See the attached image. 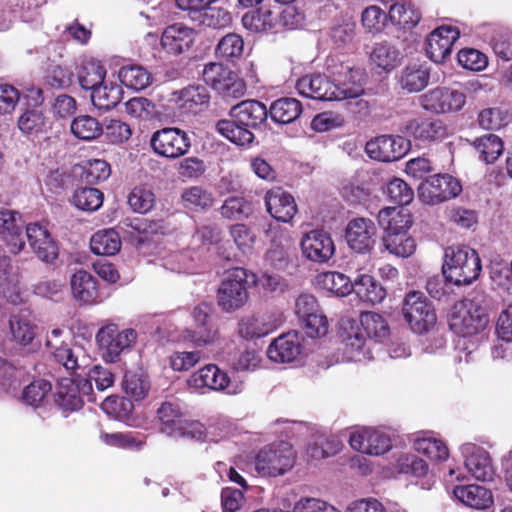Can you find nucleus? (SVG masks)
<instances>
[{
	"instance_id": "nucleus-1",
	"label": "nucleus",
	"mask_w": 512,
	"mask_h": 512,
	"mask_svg": "<svg viewBox=\"0 0 512 512\" xmlns=\"http://www.w3.org/2000/svg\"><path fill=\"white\" fill-rule=\"evenodd\" d=\"M230 119L219 120L217 131L230 142L239 145H250L255 136L253 129H260L267 121L268 109L258 100H244L231 107Z\"/></svg>"
},
{
	"instance_id": "nucleus-2",
	"label": "nucleus",
	"mask_w": 512,
	"mask_h": 512,
	"mask_svg": "<svg viewBox=\"0 0 512 512\" xmlns=\"http://www.w3.org/2000/svg\"><path fill=\"white\" fill-rule=\"evenodd\" d=\"M492 301L485 295L456 302L450 312L449 326L457 334L468 337L483 331L489 323Z\"/></svg>"
},
{
	"instance_id": "nucleus-3",
	"label": "nucleus",
	"mask_w": 512,
	"mask_h": 512,
	"mask_svg": "<svg viewBox=\"0 0 512 512\" xmlns=\"http://www.w3.org/2000/svg\"><path fill=\"white\" fill-rule=\"evenodd\" d=\"M378 222L384 229L382 242L389 253L404 258L414 253L416 243L407 233L411 226L409 214L386 207L379 211Z\"/></svg>"
},
{
	"instance_id": "nucleus-4",
	"label": "nucleus",
	"mask_w": 512,
	"mask_h": 512,
	"mask_svg": "<svg viewBox=\"0 0 512 512\" xmlns=\"http://www.w3.org/2000/svg\"><path fill=\"white\" fill-rule=\"evenodd\" d=\"M361 327L356 323H349L342 335L345 344V352L353 361H361L365 358L366 336L383 339L389 334V327L385 319L375 312H365L360 318Z\"/></svg>"
},
{
	"instance_id": "nucleus-5",
	"label": "nucleus",
	"mask_w": 512,
	"mask_h": 512,
	"mask_svg": "<svg viewBox=\"0 0 512 512\" xmlns=\"http://www.w3.org/2000/svg\"><path fill=\"white\" fill-rule=\"evenodd\" d=\"M443 276L457 286L469 285L481 272L478 253L468 246H451L445 249Z\"/></svg>"
},
{
	"instance_id": "nucleus-6",
	"label": "nucleus",
	"mask_w": 512,
	"mask_h": 512,
	"mask_svg": "<svg viewBox=\"0 0 512 512\" xmlns=\"http://www.w3.org/2000/svg\"><path fill=\"white\" fill-rule=\"evenodd\" d=\"M296 457V451L290 443H272L257 452L254 458L255 470L265 477L281 476L294 467Z\"/></svg>"
},
{
	"instance_id": "nucleus-7",
	"label": "nucleus",
	"mask_w": 512,
	"mask_h": 512,
	"mask_svg": "<svg viewBox=\"0 0 512 512\" xmlns=\"http://www.w3.org/2000/svg\"><path fill=\"white\" fill-rule=\"evenodd\" d=\"M296 89L299 94L314 100L322 101H340L359 96V87L344 89L343 87L333 85L325 76L320 74L305 75L296 83Z\"/></svg>"
},
{
	"instance_id": "nucleus-8",
	"label": "nucleus",
	"mask_w": 512,
	"mask_h": 512,
	"mask_svg": "<svg viewBox=\"0 0 512 512\" xmlns=\"http://www.w3.org/2000/svg\"><path fill=\"white\" fill-rule=\"evenodd\" d=\"M403 316L417 334L428 332L437 321L435 309L422 292H409L403 301Z\"/></svg>"
},
{
	"instance_id": "nucleus-9",
	"label": "nucleus",
	"mask_w": 512,
	"mask_h": 512,
	"mask_svg": "<svg viewBox=\"0 0 512 512\" xmlns=\"http://www.w3.org/2000/svg\"><path fill=\"white\" fill-rule=\"evenodd\" d=\"M247 283L248 273L244 268L237 267L228 272L217 293V303L223 311L233 312L245 305Z\"/></svg>"
},
{
	"instance_id": "nucleus-10",
	"label": "nucleus",
	"mask_w": 512,
	"mask_h": 512,
	"mask_svg": "<svg viewBox=\"0 0 512 512\" xmlns=\"http://www.w3.org/2000/svg\"><path fill=\"white\" fill-rule=\"evenodd\" d=\"M203 80L225 98H240L246 92V85L236 73L221 63H208L203 69Z\"/></svg>"
},
{
	"instance_id": "nucleus-11",
	"label": "nucleus",
	"mask_w": 512,
	"mask_h": 512,
	"mask_svg": "<svg viewBox=\"0 0 512 512\" xmlns=\"http://www.w3.org/2000/svg\"><path fill=\"white\" fill-rule=\"evenodd\" d=\"M150 145L156 154L176 159L188 153L191 139L184 130L166 127L153 133Z\"/></svg>"
},
{
	"instance_id": "nucleus-12",
	"label": "nucleus",
	"mask_w": 512,
	"mask_h": 512,
	"mask_svg": "<svg viewBox=\"0 0 512 512\" xmlns=\"http://www.w3.org/2000/svg\"><path fill=\"white\" fill-rule=\"evenodd\" d=\"M461 191L457 179L448 174H436L419 185L418 197L425 204L435 205L458 196Z\"/></svg>"
},
{
	"instance_id": "nucleus-13",
	"label": "nucleus",
	"mask_w": 512,
	"mask_h": 512,
	"mask_svg": "<svg viewBox=\"0 0 512 512\" xmlns=\"http://www.w3.org/2000/svg\"><path fill=\"white\" fill-rule=\"evenodd\" d=\"M188 385L195 390L209 389L214 391H225L229 395H236L242 392V385L232 383L227 373L214 364H208L194 372L188 379Z\"/></svg>"
},
{
	"instance_id": "nucleus-14",
	"label": "nucleus",
	"mask_w": 512,
	"mask_h": 512,
	"mask_svg": "<svg viewBox=\"0 0 512 512\" xmlns=\"http://www.w3.org/2000/svg\"><path fill=\"white\" fill-rule=\"evenodd\" d=\"M136 336L133 329L118 331L112 324L101 328L96 339L100 348L104 350V358L109 362H116L121 353L130 349L136 341Z\"/></svg>"
},
{
	"instance_id": "nucleus-15",
	"label": "nucleus",
	"mask_w": 512,
	"mask_h": 512,
	"mask_svg": "<svg viewBox=\"0 0 512 512\" xmlns=\"http://www.w3.org/2000/svg\"><path fill=\"white\" fill-rule=\"evenodd\" d=\"M465 103L466 95L449 87H436L421 96L422 107L436 114L459 111Z\"/></svg>"
},
{
	"instance_id": "nucleus-16",
	"label": "nucleus",
	"mask_w": 512,
	"mask_h": 512,
	"mask_svg": "<svg viewBox=\"0 0 512 512\" xmlns=\"http://www.w3.org/2000/svg\"><path fill=\"white\" fill-rule=\"evenodd\" d=\"M409 149V141L401 136L382 135L366 143L367 155L382 162H393L402 158Z\"/></svg>"
},
{
	"instance_id": "nucleus-17",
	"label": "nucleus",
	"mask_w": 512,
	"mask_h": 512,
	"mask_svg": "<svg viewBox=\"0 0 512 512\" xmlns=\"http://www.w3.org/2000/svg\"><path fill=\"white\" fill-rule=\"evenodd\" d=\"M301 250L308 260L325 263L334 255L335 245L327 232L312 230L302 237Z\"/></svg>"
},
{
	"instance_id": "nucleus-18",
	"label": "nucleus",
	"mask_w": 512,
	"mask_h": 512,
	"mask_svg": "<svg viewBox=\"0 0 512 512\" xmlns=\"http://www.w3.org/2000/svg\"><path fill=\"white\" fill-rule=\"evenodd\" d=\"M92 386L89 381L62 378L58 382L55 394L56 404L65 411H75L82 407V395H89Z\"/></svg>"
},
{
	"instance_id": "nucleus-19",
	"label": "nucleus",
	"mask_w": 512,
	"mask_h": 512,
	"mask_svg": "<svg viewBox=\"0 0 512 512\" xmlns=\"http://www.w3.org/2000/svg\"><path fill=\"white\" fill-rule=\"evenodd\" d=\"M349 443L354 450L375 456L382 455L391 448L390 438L385 433L372 428H362L352 432Z\"/></svg>"
},
{
	"instance_id": "nucleus-20",
	"label": "nucleus",
	"mask_w": 512,
	"mask_h": 512,
	"mask_svg": "<svg viewBox=\"0 0 512 512\" xmlns=\"http://www.w3.org/2000/svg\"><path fill=\"white\" fill-rule=\"evenodd\" d=\"M0 238L11 253L18 254L23 250V221L18 212L0 207Z\"/></svg>"
},
{
	"instance_id": "nucleus-21",
	"label": "nucleus",
	"mask_w": 512,
	"mask_h": 512,
	"mask_svg": "<svg viewBox=\"0 0 512 512\" xmlns=\"http://www.w3.org/2000/svg\"><path fill=\"white\" fill-rule=\"evenodd\" d=\"M26 237L30 248L41 261L53 263L58 258V246L44 226L39 223L27 225Z\"/></svg>"
},
{
	"instance_id": "nucleus-22",
	"label": "nucleus",
	"mask_w": 512,
	"mask_h": 512,
	"mask_svg": "<svg viewBox=\"0 0 512 512\" xmlns=\"http://www.w3.org/2000/svg\"><path fill=\"white\" fill-rule=\"evenodd\" d=\"M376 232L377 228L372 220L367 218L353 219L346 229L347 243L355 252H369L375 244Z\"/></svg>"
},
{
	"instance_id": "nucleus-23",
	"label": "nucleus",
	"mask_w": 512,
	"mask_h": 512,
	"mask_svg": "<svg viewBox=\"0 0 512 512\" xmlns=\"http://www.w3.org/2000/svg\"><path fill=\"white\" fill-rule=\"evenodd\" d=\"M465 457V467L468 472L479 481H489L493 479L494 468L489 453L474 444L466 443L461 447Z\"/></svg>"
},
{
	"instance_id": "nucleus-24",
	"label": "nucleus",
	"mask_w": 512,
	"mask_h": 512,
	"mask_svg": "<svg viewBox=\"0 0 512 512\" xmlns=\"http://www.w3.org/2000/svg\"><path fill=\"white\" fill-rule=\"evenodd\" d=\"M406 133L423 143L442 141L448 136V129L440 119L414 118L405 125Z\"/></svg>"
},
{
	"instance_id": "nucleus-25",
	"label": "nucleus",
	"mask_w": 512,
	"mask_h": 512,
	"mask_svg": "<svg viewBox=\"0 0 512 512\" xmlns=\"http://www.w3.org/2000/svg\"><path fill=\"white\" fill-rule=\"evenodd\" d=\"M459 38V31L453 27H439L427 38L426 53L428 57L436 62H443L452 51L454 42Z\"/></svg>"
},
{
	"instance_id": "nucleus-26",
	"label": "nucleus",
	"mask_w": 512,
	"mask_h": 512,
	"mask_svg": "<svg viewBox=\"0 0 512 512\" xmlns=\"http://www.w3.org/2000/svg\"><path fill=\"white\" fill-rule=\"evenodd\" d=\"M281 324V318L272 314L247 315L238 323L239 335L252 340L261 338L276 330Z\"/></svg>"
},
{
	"instance_id": "nucleus-27",
	"label": "nucleus",
	"mask_w": 512,
	"mask_h": 512,
	"mask_svg": "<svg viewBox=\"0 0 512 512\" xmlns=\"http://www.w3.org/2000/svg\"><path fill=\"white\" fill-rule=\"evenodd\" d=\"M46 345L51 349L54 359L68 371H84L90 364V357L80 346H57L51 338H48Z\"/></svg>"
},
{
	"instance_id": "nucleus-28",
	"label": "nucleus",
	"mask_w": 512,
	"mask_h": 512,
	"mask_svg": "<svg viewBox=\"0 0 512 512\" xmlns=\"http://www.w3.org/2000/svg\"><path fill=\"white\" fill-rule=\"evenodd\" d=\"M265 204L269 214L277 221L289 222L297 212L293 196L281 188L269 190L265 195Z\"/></svg>"
},
{
	"instance_id": "nucleus-29",
	"label": "nucleus",
	"mask_w": 512,
	"mask_h": 512,
	"mask_svg": "<svg viewBox=\"0 0 512 512\" xmlns=\"http://www.w3.org/2000/svg\"><path fill=\"white\" fill-rule=\"evenodd\" d=\"M300 353V337L295 331L282 334L276 338L267 349L268 358L276 363L292 362Z\"/></svg>"
},
{
	"instance_id": "nucleus-30",
	"label": "nucleus",
	"mask_w": 512,
	"mask_h": 512,
	"mask_svg": "<svg viewBox=\"0 0 512 512\" xmlns=\"http://www.w3.org/2000/svg\"><path fill=\"white\" fill-rule=\"evenodd\" d=\"M196 39L193 29L182 24L167 27L161 38V45L170 54L178 55L190 49Z\"/></svg>"
},
{
	"instance_id": "nucleus-31",
	"label": "nucleus",
	"mask_w": 512,
	"mask_h": 512,
	"mask_svg": "<svg viewBox=\"0 0 512 512\" xmlns=\"http://www.w3.org/2000/svg\"><path fill=\"white\" fill-rule=\"evenodd\" d=\"M73 297L84 304L96 303L99 298L97 280L87 271L78 270L70 279Z\"/></svg>"
},
{
	"instance_id": "nucleus-32",
	"label": "nucleus",
	"mask_w": 512,
	"mask_h": 512,
	"mask_svg": "<svg viewBox=\"0 0 512 512\" xmlns=\"http://www.w3.org/2000/svg\"><path fill=\"white\" fill-rule=\"evenodd\" d=\"M370 63L383 72L394 70L401 62V53L388 42L375 43L369 53Z\"/></svg>"
},
{
	"instance_id": "nucleus-33",
	"label": "nucleus",
	"mask_w": 512,
	"mask_h": 512,
	"mask_svg": "<svg viewBox=\"0 0 512 512\" xmlns=\"http://www.w3.org/2000/svg\"><path fill=\"white\" fill-rule=\"evenodd\" d=\"M454 496L465 505L475 509H486L493 503L491 492L483 486H456Z\"/></svg>"
},
{
	"instance_id": "nucleus-34",
	"label": "nucleus",
	"mask_w": 512,
	"mask_h": 512,
	"mask_svg": "<svg viewBox=\"0 0 512 512\" xmlns=\"http://www.w3.org/2000/svg\"><path fill=\"white\" fill-rule=\"evenodd\" d=\"M357 296L364 302L375 305L381 303L386 297V290L372 276L358 275L354 279V290Z\"/></svg>"
},
{
	"instance_id": "nucleus-35",
	"label": "nucleus",
	"mask_w": 512,
	"mask_h": 512,
	"mask_svg": "<svg viewBox=\"0 0 512 512\" xmlns=\"http://www.w3.org/2000/svg\"><path fill=\"white\" fill-rule=\"evenodd\" d=\"M302 113V104L299 100L290 97L280 98L274 101L268 115L278 124H289L295 121Z\"/></svg>"
},
{
	"instance_id": "nucleus-36",
	"label": "nucleus",
	"mask_w": 512,
	"mask_h": 512,
	"mask_svg": "<svg viewBox=\"0 0 512 512\" xmlns=\"http://www.w3.org/2000/svg\"><path fill=\"white\" fill-rule=\"evenodd\" d=\"M9 327L14 340L21 345L31 344L36 336L37 326L26 311L13 314L9 320Z\"/></svg>"
},
{
	"instance_id": "nucleus-37",
	"label": "nucleus",
	"mask_w": 512,
	"mask_h": 512,
	"mask_svg": "<svg viewBox=\"0 0 512 512\" xmlns=\"http://www.w3.org/2000/svg\"><path fill=\"white\" fill-rule=\"evenodd\" d=\"M316 282L320 288L340 297L346 296L354 290V281L336 271L320 273L316 277Z\"/></svg>"
},
{
	"instance_id": "nucleus-38",
	"label": "nucleus",
	"mask_w": 512,
	"mask_h": 512,
	"mask_svg": "<svg viewBox=\"0 0 512 512\" xmlns=\"http://www.w3.org/2000/svg\"><path fill=\"white\" fill-rule=\"evenodd\" d=\"M209 93L206 87L191 85L181 90L178 97L179 107L188 113H197L208 106Z\"/></svg>"
},
{
	"instance_id": "nucleus-39",
	"label": "nucleus",
	"mask_w": 512,
	"mask_h": 512,
	"mask_svg": "<svg viewBox=\"0 0 512 512\" xmlns=\"http://www.w3.org/2000/svg\"><path fill=\"white\" fill-rule=\"evenodd\" d=\"M276 12L275 7H261L255 11L246 13L242 17V23L245 28L251 31L261 32L273 29L277 30Z\"/></svg>"
},
{
	"instance_id": "nucleus-40",
	"label": "nucleus",
	"mask_w": 512,
	"mask_h": 512,
	"mask_svg": "<svg viewBox=\"0 0 512 512\" xmlns=\"http://www.w3.org/2000/svg\"><path fill=\"white\" fill-rule=\"evenodd\" d=\"M328 71L333 77L332 83H338L343 81V75L349 74L348 82L352 83L351 87H343L344 89H351L353 87H359V96L363 93L362 82L364 80V71L359 67H355L350 62L338 61L334 58L330 59L328 63Z\"/></svg>"
},
{
	"instance_id": "nucleus-41",
	"label": "nucleus",
	"mask_w": 512,
	"mask_h": 512,
	"mask_svg": "<svg viewBox=\"0 0 512 512\" xmlns=\"http://www.w3.org/2000/svg\"><path fill=\"white\" fill-rule=\"evenodd\" d=\"M122 93V89L117 84H108L103 81L91 92V101L97 109L108 111L121 101Z\"/></svg>"
},
{
	"instance_id": "nucleus-42",
	"label": "nucleus",
	"mask_w": 512,
	"mask_h": 512,
	"mask_svg": "<svg viewBox=\"0 0 512 512\" xmlns=\"http://www.w3.org/2000/svg\"><path fill=\"white\" fill-rule=\"evenodd\" d=\"M478 157L486 164L494 163L503 153L502 139L495 134L483 135L472 142Z\"/></svg>"
},
{
	"instance_id": "nucleus-43",
	"label": "nucleus",
	"mask_w": 512,
	"mask_h": 512,
	"mask_svg": "<svg viewBox=\"0 0 512 512\" xmlns=\"http://www.w3.org/2000/svg\"><path fill=\"white\" fill-rule=\"evenodd\" d=\"M429 82V72L419 65L406 66L399 75V84L402 89L409 93L419 92Z\"/></svg>"
},
{
	"instance_id": "nucleus-44",
	"label": "nucleus",
	"mask_w": 512,
	"mask_h": 512,
	"mask_svg": "<svg viewBox=\"0 0 512 512\" xmlns=\"http://www.w3.org/2000/svg\"><path fill=\"white\" fill-rule=\"evenodd\" d=\"M90 247L92 252L97 255L111 256L120 250L121 240L115 230H102L92 236Z\"/></svg>"
},
{
	"instance_id": "nucleus-45",
	"label": "nucleus",
	"mask_w": 512,
	"mask_h": 512,
	"mask_svg": "<svg viewBox=\"0 0 512 512\" xmlns=\"http://www.w3.org/2000/svg\"><path fill=\"white\" fill-rule=\"evenodd\" d=\"M106 76L105 68L97 61L90 60L84 62L77 72L78 83L84 90L95 89L102 84Z\"/></svg>"
},
{
	"instance_id": "nucleus-46",
	"label": "nucleus",
	"mask_w": 512,
	"mask_h": 512,
	"mask_svg": "<svg viewBox=\"0 0 512 512\" xmlns=\"http://www.w3.org/2000/svg\"><path fill=\"white\" fill-rule=\"evenodd\" d=\"M161 422V432L167 436H174L184 421L183 413L178 405L170 402L163 403L157 410Z\"/></svg>"
},
{
	"instance_id": "nucleus-47",
	"label": "nucleus",
	"mask_w": 512,
	"mask_h": 512,
	"mask_svg": "<svg viewBox=\"0 0 512 512\" xmlns=\"http://www.w3.org/2000/svg\"><path fill=\"white\" fill-rule=\"evenodd\" d=\"M389 20L403 29H412L421 19L420 12L413 5L406 3H395L390 7Z\"/></svg>"
},
{
	"instance_id": "nucleus-48",
	"label": "nucleus",
	"mask_w": 512,
	"mask_h": 512,
	"mask_svg": "<svg viewBox=\"0 0 512 512\" xmlns=\"http://www.w3.org/2000/svg\"><path fill=\"white\" fill-rule=\"evenodd\" d=\"M119 79L126 87L134 90H143L152 83L151 73L142 66L131 65L122 67Z\"/></svg>"
},
{
	"instance_id": "nucleus-49",
	"label": "nucleus",
	"mask_w": 512,
	"mask_h": 512,
	"mask_svg": "<svg viewBox=\"0 0 512 512\" xmlns=\"http://www.w3.org/2000/svg\"><path fill=\"white\" fill-rule=\"evenodd\" d=\"M70 128L75 137L87 141L99 137L103 132L101 124L89 115L76 117L71 122Z\"/></svg>"
},
{
	"instance_id": "nucleus-50",
	"label": "nucleus",
	"mask_w": 512,
	"mask_h": 512,
	"mask_svg": "<svg viewBox=\"0 0 512 512\" xmlns=\"http://www.w3.org/2000/svg\"><path fill=\"white\" fill-rule=\"evenodd\" d=\"M73 203L80 210L96 211L103 204V193L97 188L81 187L74 192Z\"/></svg>"
},
{
	"instance_id": "nucleus-51",
	"label": "nucleus",
	"mask_w": 512,
	"mask_h": 512,
	"mask_svg": "<svg viewBox=\"0 0 512 512\" xmlns=\"http://www.w3.org/2000/svg\"><path fill=\"white\" fill-rule=\"evenodd\" d=\"M414 448L417 452L427 456L435 462L444 461L448 458L449 452L446 445L438 439L419 438L414 442Z\"/></svg>"
},
{
	"instance_id": "nucleus-52",
	"label": "nucleus",
	"mask_w": 512,
	"mask_h": 512,
	"mask_svg": "<svg viewBox=\"0 0 512 512\" xmlns=\"http://www.w3.org/2000/svg\"><path fill=\"white\" fill-rule=\"evenodd\" d=\"M244 41L242 37L236 33H229L221 38L217 47L216 55L219 58L232 60L239 58L243 54Z\"/></svg>"
},
{
	"instance_id": "nucleus-53",
	"label": "nucleus",
	"mask_w": 512,
	"mask_h": 512,
	"mask_svg": "<svg viewBox=\"0 0 512 512\" xmlns=\"http://www.w3.org/2000/svg\"><path fill=\"white\" fill-rule=\"evenodd\" d=\"M128 204L134 212L147 213L155 204L153 191L146 186H136L128 196Z\"/></svg>"
},
{
	"instance_id": "nucleus-54",
	"label": "nucleus",
	"mask_w": 512,
	"mask_h": 512,
	"mask_svg": "<svg viewBox=\"0 0 512 512\" xmlns=\"http://www.w3.org/2000/svg\"><path fill=\"white\" fill-rule=\"evenodd\" d=\"M253 211L251 202L243 197H230L220 208V213L227 219L240 220L247 218Z\"/></svg>"
},
{
	"instance_id": "nucleus-55",
	"label": "nucleus",
	"mask_w": 512,
	"mask_h": 512,
	"mask_svg": "<svg viewBox=\"0 0 512 512\" xmlns=\"http://www.w3.org/2000/svg\"><path fill=\"white\" fill-rule=\"evenodd\" d=\"M385 194L397 205H407L414 197L413 190L400 178H393L387 183Z\"/></svg>"
},
{
	"instance_id": "nucleus-56",
	"label": "nucleus",
	"mask_w": 512,
	"mask_h": 512,
	"mask_svg": "<svg viewBox=\"0 0 512 512\" xmlns=\"http://www.w3.org/2000/svg\"><path fill=\"white\" fill-rule=\"evenodd\" d=\"M51 390L50 382L38 379L24 388L22 399L26 404L37 407L45 400Z\"/></svg>"
},
{
	"instance_id": "nucleus-57",
	"label": "nucleus",
	"mask_w": 512,
	"mask_h": 512,
	"mask_svg": "<svg viewBox=\"0 0 512 512\" xmlns=\"http://www.w3.org/2000/svg\"><path fill=\"white\" fill-rule=\"evenodd\" d=\"M182 199L187 208L194 210H204L213 204L212 195L198 186L186 189L182 194Z\"/></svg>"
},
{
	"instance_id": "nucleus-58",
	"label": "nucleus",
	"mask_w": 512,
	"mask_h": 512,
	"mask_svg": "<svg viewBox=\"0 0 512 512\" xmlns=\"http://www.w3.org/2000/svg\"><path fill=\"white\" fill-rule=\"evenodd\" d=\"M197 21L204 26L221 29L231 24L232 16L223 8L207 6Z\"/></svg>"
},
{
	"instance_id": "nucleus-59",
	"label": "nucleus",
	"mask_w": 512,
	"mask_h": 512,
	"mask_svg": "<svg viewBox=\"0 0 512 512\" xmlns=\"http://www.w3.org/2000/svg\"><path fill=\"white\" fill-rule=\"evenodd\" d=\"M45 126V116L40 109L27 108L18 119L19 129L26 134L38 133Z\"/></svg>"
},
{
	"instance_id": "nucleus-60",
	"label": "nucleus",
	"mask_w": 512,
	"mask_h": 512,
	"mask_svg": "<svg viewBox=\"0 0 512 512\" xmlns=\"http://www.w3.org/2000/svg\"><path fill=\"white\" fill-rule=\"evenodd\" d=\"M110 174V165L105 160L93 159L83 166L82 179L89 184H95L106 180Z\"/></svg>"
},
{
	"instance_id": "nucleus-61",
	"label": "nucleus",
	"mask_w": 512,
	"mask_h": 512,
	"mask_svg": "<svg viewBox=\"0 0 512 512\" xmlns=\"http://www.w3.org/2000/svg\"><path fill=\"white\" fill-rule=\"evenodd\" d=\"M123 387L125 393L134 400H142L148 394L150 389L149 382L140 374L126 373Z\"/></svg>"
},
{
	"instance_id": "nucleus-62",
	"label": "nucleus",
	"mask_w": 512,
	"mask_h": 512,
	"mask_svg": "<svg viewBox=\"0 0 512 512\" xmlns=\"http://www.w3.org/2000/svg\"><path fill=\"white\" fill-rule=\"evenodd\" d=\"M275 10H277V29L281 27L295 29L300 26L304 20L303 14L299 12L295 6L287 5L283 8L275 6Z\"/></svg>"
},
{
	"instance_id": "nucleus-63",
	"label": "nucleus",
	"mask_w": 512,
	"mask_h": 512,
	"mask_svg": "<svg viewBox=\"0 0 512 512\" xmlns=\"http://www.w3.org/2000/svg\"><path fill=\"white\" fill-rule=\"evenodd\" d=\"M340 450V443L334 439L316 441L308 445L306 455L310 459L320 460L336 454Z\"/></svg>"
},
{
	"instance_id": "nucleus-64",
	"label": "nucleus",
	"mask_w": 512,
	"mask_h": 512,
	"mask_svg": "<svg viewBox=\"0 0 512 512\" xmlns=\"http://www.w3.org/2000/svg\"><path fill=\"white\" fill-rule=\"evenodd\" d=\"M386 20L387 15L378 6H369L362 12V24L369 32L382 31Z\"/></svg>"
}]
</instances>
